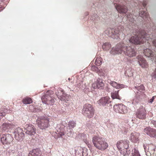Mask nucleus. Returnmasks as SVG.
Here are the masks:
<instances>
[{
    "mask_svg": "<svg viewBox=\"0 0 156 156\" xmlns=\"http://www.w3.org/2000/svg\"><path fill=\"white\" fill-rule=\"evenodd\" d=\"M126 15L127 20L130 22L129 24L132 25V29L130 32L133 34V35L126 42L128 43L133 44H139L146 42L151 39V37L147 34L144 30L135 28L136 23V20L137 19L136 16L131 14L128 13Z\"/></svg>",
    "mask_w": 156,
    "mask_h": 156,
    "instance_id": "obj_1",
    "label": "nucleus"
},
{
    "mask_svg": "<svg viewBox=\"0 0 156 156\" xmlns=\"http://www.w3.org/2000/svg\"><path fill=\"white\" fill-rule=\"evenodd\" d=\"M133 89L136 95L135 98L131 101V102H129V105L135 108L134 106L139 103L141 99L144 97L145 94L144 93L145 90L144 86L142 84L138 86H135Z\"/></svg>",
    "mask_w": 156,
    "mask_h": 156,
    "instance_id": "obj_2",
    "label": "nucleus"
},
{
    "mask_svg": "<svg viewBox=\"0 0 156 156\" xmlns=\"http://www.w3.org/2000/svg\"><path fill=\"white\" fill-rule=\"evenodd\" d=\"M65 125L66 124L65 122H64L57 125L56 127V129L57 132L56 133L58 138L61 137L63 139H65L66 135L68 136H71L73 129L69 127L67 128L66 127Z\"/></svg>",
    "mask_w": 156,
    "mask_h": 156,
    "instance_id": "obj_3",
    "label": "nucleus"
},
{
    "mask_svg": "<svg viewBox=\"0 0 156 156\" xmlns=\"http://www.w3.org/2000/svg\"><path fill=\"white\" fill-rule=\"evenodd\" d=\"M105 33L107 35L113 39H117L119 36L126 35L125 31L122 26H119L115 28H108L105 31Z\"/></svg>",
    "mask_w": 156,
    "mask_h": 156,
    "instance_id": "obj_4",
    "label": "nucleus"
},
{
    "mask_svg": "<svg viewBox=\"0 0 156 156\" xmlns=\"http://www.w3.org/2000/svg\"><path fill=\"white\" fill-rule=\"evenodd\" d=\"M92 142L94 146L100 150H104L108 146V145L105 141V139L101 136H94L92 138Z\"/></svg>",
    "mask_w": 156,
    "mask_h": 156,
    "instance_id": "obj_5",
    "label": "nucleus"
},
{
    "mask_svg": "<svg viewBox=\"0 0 156 156\" xmlns=\"http://www.w3.org/2000/svg\"><path fill=\"white\" fill-rule=\"evenodd\" d=\"M0 138L3 147L5 149L9 148L13 144V137L9 134H2L0 135Z\"/></svg>",
    "mask_w": 156,
    "mask_h": 156,
    "instance_id": "obj_6",
    "label": "nucleus"
},
{
    "mask_svg": "<svg viewBox=\"0 0 156 156\" xmlns=\"http://www.w3.org/2000/svg\"><path fill=\"white\" fill-rule=\"evenodd\" d=\"M53 92L51 90H48L42 97L41 99L43 103L48 105H51L55 102L53 95Z\"/></svg>",
    "mask_w": 156,
    "mask_h": 156,
    "instance_id": "obj_7",
    "label": "nucleus"
},
{
    "mask_svg": "<svg viewBox=\"0 0 156 156\" xmlns=\"http://www.w3.org/2000/svg\"><path fill=\"white\" fill-rule=\"evenodd\" d=\"M94 112V110L91 104H86L84 105L82 113L84 115L91 118L93 116Z\"/></svg>",
    "mask_w": 156,
    "mask_h": 156,
    "instance_id": "obj_8",
    "label": "nucleus"
},
{
    "mask_svg": "<svg viewBox=\"0 0 156 156\" xmlns=\"http://www.w3.org/2000/svg\"><path fill=\"white\" fill-rule=\"evenodd\" d=\"M38 128L43 130H45L49 126V120L46 117H40L37 120Z\"/></svg>",
    "mask_w": 156,
    "mask_h": 156,
    "instance_id": "obj_9",
    "label": "nucleus"
},
{
    "mask_svg": "<svg viewBox=\"0 0 156 156\" xmlns=\"http://www.w3.org/2000/svg\"><path fill=\"white\" fill-rule=\"evenodd\" d=\"M126 44L123 42L118 44L115 48H113L110 51V53L113 55L121 54L122 52L124 53L126 48Z\"/></svg>",
    "mask_w": 156,
    "mask_h": 156,
    "instance_id": "obj_10",
    "label": "nucleus"
},
{
    "mask_svg": "<svg viewBox=\"0 0 156 156\" xmlns=\"http://www.w3.org/2000/svg\"><path fill=\"white\" fill-rule=\"evenodd\" d=\"M55 94L58 98L62 101L67 102L70 99V95L64 93L63 90L61 88H58Z\"/></svg>",
    "mask_w": 156,
    "mask_h": 156,
    "instance_id": "obj_11",
    "label": "nucleus"
},
{
    "mask_svg": "<svg viewBox=\"0 0 156 156\" xmlns=\"http://www.w3.org/2000/svg\"><path fill=\"white\" fill-rule=\"evenodd\" d=\"M24 132L27 134L32 136L36 133V129L34 125L31 124H26L24 125Z\"/></svg>",
    "mask_w": 156,
    "mask_h": 156,
    "instance_id": "obj_12",
    "label": "nucleus"
},
{
    "mask_svg": "<svg viewBox=\"0 0 156 156\" xmlns=\"http://www.w3.org/2000/svg\"><path fill=\"white\" fill-rule=\"evenodd\" d=\"M14 133L15 138L18 141H22L24 138V133L22 129L20 127L15 129Z\"/></svg>",
    "mask_w": 156,
    "mask_h": 156,
    "instance_id": "obj_13",
    "label": "nucleus"
},
{
    "mask_svg": "<svg viewBox=\"0 0 156 156\" xmlns=\"http://www.w3.org/2000/svg\"><path fill=\"white\" fill-rule=\"evenodd\" d=\"M115 112L121 114H126L127 112V107L122 104L115 105L114 106Z\"/></svg>",
    "mask_w": 156,
    "mask_h": 156,
    "instance_id": "obj_14",
    "label": "nucleus"
},
{
    "mask_svg": "<svg viewBox=\"0 0 156 156\" xmlns=\"http://www.w3.org/2000/svg\"><path fill=\"white\" fill-rule=\"evenodd\" d=\"M146 113L145 108L141 106L136 112V115L137 118L141 119H144L146 118Z\"/></svg>",
    "mask_w": 156,
    "mask_h": 156,
    "instance_id": "obj_15",
    "label": "nucleus"
},
{
    "mask_svg": "<svg viewBox=\"0 0 156 156\" xmlns=\"http://www.w3.org/2000/svg\"><path fill=\"white\" fill-rule=\"evenodd\" d=\"M117 2L118 1H116V3L114 2L115 7L116 10L121 14L126 13L128 11L127 7L124 5L117 3L116 2Z\"/></svg>",
    "mask_w": 156,
    "mask_h": 156,
    "instance_id": "obj_16",
    "label": "nucleus"
},
{
    "mask_svg": "<svg viewBox=\"0 0 156 156\" xmlns=\"http://www.w3.org/2000/svg\"><path fill=\"white\" fill-rule=\"evenodd\" d=\"M126 48L124 51V54L129 57H133L135 56L136 51L134 47L128 46L126 44Z\"/></svg>",
    "mask_w": 156,
    "mask_h": 156,
    "instance_id": "obj_17",
    "label": "nucleus"
},
{
    "mask_svg": "<svg viewBox=\"0 0 156 156\" xmlns=\"http://www.w3.org/2000/svg\"><path fill=\"white\" fill-rule=\"evenodd\" d=\"M144 132L151 137L156 139V130L155 129L148 126L144 129Z\"/></svg>",
    "mask_w": 156,
    "mask_h": 156,
    "instance_id": "obj_18",
    "label": "nucleus"
},
{
    "mask_svg": "<svg viewBox=\"0 0 156 156\" xmlns=\"http://www.w3.org/2000/svg\"><path fill=\"white\" fill-rule=\"evenodd\" d=\"M103 80L98 78L92 84V86L94 89L98 88L99 89H103L104 88V83L103 82Z\"/></svg>",
    "mask_w": 156,
    "mask_h": 156,
    "instance_id": "obj_19",
    "label": "nucleus"
},
{
    "mask_svg": "<svg viewBox=\"0 0 156 156\" xmlns=\"http://www.w3.org/2000/svg\"><path fill=\"white\" fill-rule=\"evenodd\" d=\"M138 62L139 65L142 68H145L148 67V65L146 60L142 56L138 55L136 57Z\"/></svg>",
    "mask_w": 156,
    "mask_h": 156,
    "instance_id": "obj_20",
    "label": "nucleus"
},
{
    "mask_svg": "<svg viewBox=\"0 0 156 156\" xmlns=\"http://www.w3.org/2000/svg\"><path fill=\"white\" fill-rule=\"evenodd\" d=\"M110 100V98L108 97H104L98 100V102L99 105L104 106L107 105L111 102Z\"/></svg>",
    "mask_w": 156,
    "mask_h": 156,
    "instance_id": "obj_21",
    "label": "nucleus"
},
{
    "mask_svg": "<svg viewBox=\"0 0 156 156\" xmlns=\"http://www.w3.org/2000/svg\"><path fill=\"white\" fill-rule=\"evenodd\" d=\"M129 141L128 140H121L118 141L116 144V146L117 148L119 150L122 148L123 146L124 148H129Z\"/></svg>",
    "mask_w": 156,
    "mask_h": 156,
    "instance_id": "obj_22",
    "label": "nucleus"
},
{
    "mask_svg": "<svg viewBox=\"0 0 156 156\" xmlns=\"http://www.w3.org/2000/svg\"><path fill=\"white\" fill-rule=\"evenodd\" d=\"M87 148H80L75 151L76 156H87L88 154Z\"/></svg>",
    "mask_w": 156,
    "mask_h": 156,
    "instance_id": "obj_23",
    "label": "nucleus"
},
{
    "mask_svg": "<svg viewBox=\"0 0 156 156\" xmlns=\"http://www.w3.org/2000/svg\"><path fill=\"white\" fill-rule=\"evenodd\" d=\"M107 82L112 87L117 89H122L126 87V86L123 84H119L116 82L112 81L110 79L108 80Z\"/></svg>",
    "mask_w": 156,
    "mask_h": 156,
    "instance_id": "obj_24",
    "label": "nucleus"
},
{
    "mask_svg": "<svg viewBox=\"0 0 156 156\" xmlns=\"http://www.w3.org/2000/svg\"><path fill=\"white\" fill-rule=\"evenodd\" d=\"M42 152L39 148H36L30 151L29 156H41Z\"/></svg>",
    "mask_w": 156,
    "mask_h": 156,
    "instance_id": "obj_25",
    "label": "nucleus"
},
{
    "mask_svg": "<svg viewBox=\"0 0 156 156\" xmlns=\"http://www.w3.org/2000/svg\"><path fill=\"white\" fill-rule=\"evenodd\" d=\"M144 53L145 55L148 57H151V60H153L154 58V53L153 52L151 49L146 48L144 51Z\"/></svg>",
    "mask_w": 156,
    "mask_h": 156,
    "instance_id": "obj_26",
    "label": "nucleus"
},
{
    "mask_svg": "<svg viewBox=\"0 0 156 156\" xmlns=\"http://www.w3.org/2000/svg\"><path fill=\"white\" fill-rule=\"evenodd\" d=\"M14 125L10 123H4L2 124V129L3 131L8 132L12 128H14Z\"/></svg>",
    "mask_w": 156,
    "mask_h": 156,
    "instance_id": "obj_27",
    "label": "nucleus"
},
{
    "mask_svg": "<svg viewBox=\"0 0 156 156\" xmlns=\"http://www.w3.org/2000/svg\"><path fill=\"white\" fill-rule=\"evenodd\" d=\"M139 134L138 133L134 132L131 134L130 140L134 143H137L138 141V137Z\"/></svg>",
    "mask_w": 156,
    "mask_h": 156,
    "instance_id": "obj_28",
    "label": "nucleus"
},
{
    "mask_svg": "<svg viewBox=\"0 0 156 156\" xmlns=\"http://www.w3.org/2000/svg\"><path fill=\"white\" fill-rule=\"evenodd\" d=\"M139 15L145 20H148L149 15L146 11H143L142 9H140Z\"/></svg>",
    "mask_w": 156,
    "mask_h": 156,
    "instance_id": "obj_29",
    "label": "nucleus"
},
{
    "mask_svg": "<svg viewBox=\"0 0 156 156\" xmlns=\"http://www.w3.org/2000/svg\"><path fill=\"white\" fill-rule=\"evenodd\" d=\"M119 90H113L111 93V97L113 99H116L119 100L122 99V98L119 96Z\"/></svg>",
    "mask_w": 156,
    "mask_h": 156,
    "instance_id": "obj_30",
    "label": "nucleus"
},
{
    "mask_svg": "<svg viewBox=\"0 0 156 156\" xmlns=\"http://www.w3.org/2000/svg\"><path fill=\"white\" fill-rule=\"evenodd\" d=\"M148 146L151 154L156 155V146L155 145L153 144H151Z\"/></svg>",
    "mask_w": 156,
    "mask_h": 156,
    "instance_id": "obj_31",
    "label": "nucleus"
},
{
    "mask_svg": "<svg viewBox=\"0 0 156 156\" xmlns=\"http://www.w3.org/2000/svg\"><path fill=\"white\" fill-rule=\"evenodd\" d=\"M111 44L109 42H106L102 45V48L104 51H107L111 48Z\"/></svg>",
    "mask_w": 156,
    "mask_h": 156,
    "instance_id": "obj_32",
    "label": "nucleus"
},
{
    "mask_svg": "<svg viewBox=\"0 0 156 156\" xmlns=\"http://www.w3.org/2000/svg\"><path fill=\"white\" fill-rule=\"evenodd\" d=\"M130 150L129 148H124L121 150L120 153L123 156L129 155L130 153Z\"/></svg>",
    "mask_w": 156,
    "mask_h": 156,
    "instance_id": "obj_33",
    "label": "nucleus"
},
{
    "mask_svg": "<svg viewBox=\"0 0 156 156\" xmlns=\"http://www.w3.org/2000/svg\"><path fill=\"white\" fill-rule=\"evenodd\" d=\"M143 147L144 149L146 155L148 156H150L151 155V154L150 153L148 145L144 144L143 145Z\"/></svg>",
    "mask_w": 156,
    "mask_h": 156,
    "instance_id": "obj_34",
    "label": "nucleus"
},
{
    "mask_svg": "<svg viewBox=\"0 0 156 156\" xmlns=\"http://www.w3.org/2000/svg\"><path fill=\"white\" fill-rule=\"evenodd\" d=\"M32 102V100L30 98H26L23 100V102L24 104H29Z\"/></svg>",
    "mask_w": 156,
    "mask_h": 156,
    "instance_id": "obj_35",
    "label": "nucleus"
},
{
    "mask_svg": "<svg viewBox=\"0 0 156 156\" xmlns=\"http://www.w3.org/2000/svg\"><path fill=\"white\" fill-rule=\"evenodd\" d=\"M90 19L91 20L95 21V22L96 23L97 22L96 21L98 20L99 18L97 14L92 13L91 14Z\"/></svg>",
    "mask_w": 156,
    "mask_h": 156,
    "instance_id": "obj_36",
    "label": "nucleus"
},
{
    "mask_svg": "<svg viewBox=\"0 0 156 156\" xmlns=\"http://www.w3.org/2000/svg\"><path fill=\"white\" fill-rule=\"evenodd\" d=\"M132 156H141L138 150L136 148H135L132 151Z\"/></svg>",
    "mask_w": 156,
    "mask_h": 156,
    "instance_id": "obj_37",
    "label": "nucleus"
},
{
    "mask_svg": "<svg viewBox=\"0 0 156 156\" xmlns=\"http://www.w3.org/2000/svg\"><path fill=\"white\" fill-rule=\"evenodd\" d=\"M102 59L101 57L97 58L95 62V64L98 66L100 65L102 63Z\"/></svg>",
    "mask_w": 156,
    "mask_h": 156,
    "instance_id": "obj_38",
    "label": "nucleus"
},
{
    "mask_svg": "<svg viewBox=\"0 0 156 156\" xmlns=\"http://www.w3.org/2000/svg\"><path fill=\"white\" fill-rule=\"evenodd\" d=\"M76 123L75 121H70L68 123L69 127L72 129L76 126Z\"/></svg>",
    "mask_w": 156,
    "mask_h": 156,
    "instance_id": "obj_39",
    "label": "nucleus"
},
{
    "mask_svg": "<svg viewBox=\"0 0 156 156\" xmlns=\"http://www.w3.org/2000/svg\"><path fill=\"white\" fill-rule=\"evenodd\" d=\"M125 74L129 77H131L133 76V73L131 69H129L125 71Z\"/></svg>",
    "mask_w": 156,
    "mask_h": 156,
    "instance_id": "obj_40",
    "label": "nucleus"
},
{
    "mask_svg": "<svg viewBox=\"0 0 156 156\" xmlns=\"http://www.w3.org/2000/svg\"><path fill=\"white\" fill-rule=\"evenodd\" d=\"M91 69L93 71H95L96 73H98L100 71L99 69L95 66H92L91 67Z\"/></svg>",
    "mask_w": 156,
    "mask_h": 156,
    "instance_id": "obj_41",
    "label": "nucleus"
},
{
    "mask_svg": "<svg viewBox=\"0 0 156 156\" xmlns=\"http://www.w3.org/2000/svg\"><path fill=\"white\" fill-rule=\"evenodd\" d=\"M78 87L82 89L85 88V85L83 84V82H81L78 85Z\"/></svg>",
    "mask_w": 156,
    "mask_h": 156,
    "instance_id": "obj_42",
    "label": "nucleus"
},
{
    "mask_svg": "<svg viewBox=\"0 0 156 156\" xmlns=\"http://www.w3.org/2000/svg\"><path fill=\"white\" fill-rule=\"evenodd\" d=\"M86 126L88 127L89 129L92 128L94 127L93 124H92L91 121H89L87 123Z\"/></svg>",
    "mask_w": 156,
    "mask_h": 156,
    "instance_id": "obj_43",
    "label": "nucleus"
},
{
    "mask_svg": "<svg viewBox=\"0 0 156 156\" xmlns=\"http://www.w3.org/2000/svg\"><path fill=\"white\" fill-rule=\"evenodd\" d=\"M156 97V96H153L148 101V102L149 103H152L154 101V98Z\"/></svg>",
    "mask_w": 156,
    "mask_h": 156,
    "instance_id": "obj_44",
    "label": "nucleus"
},
{
    "mask_svg": "<svg viewBox=\"0 0 156 156\" xmlns=\"http://www.w3.org/2000/svg\"><path fill=\"white\" fill-rule=\"evenodd\" d=\"M151 125L152 124L154 127H156V121L154 120H152L150 122Z\"/></svg>",
    "mask_w": 156,
    "mask_h": 156,
    "instance_id": "obj_45",
    "label": "nucleus"
},
{
    "mask_svg": "<svg viewBox=\"0 0 156 156\" xmlns=\"http://www.w3.org/2000/svg\"><path fill=\"white\" fill-rule=\"evenodd\" d=\"M34 109L33 111L35 112H40L41 110V109L40 108H34Z\"/></svg>",
    "mask_w": 156,
    "mask_h": 156,
    "instance_id": "obj_46",
    "label": "nucleus"
},
{
    "mask_svg": "<svg viewBox=\"0 0 156 156\" xmlns=\"http://www.w3.org/2000/svg\"><path fill=\"white\" fill-rule=\"evenodd\" d=\"M152 76L154 78H156V68L152 74Z\"/></svg>",
    "mask_w": 156,
    "mask_h": 156,
    "instance_id": "obj_47",
    "label": "nucleus"
},
{
    "mask_svg": "<svg viewBox=\"0 0 156 156\" xmlns=\"http://www.w3.org/2000/svg\"><path fill=\"white\" fill-rule=\"evenodd\" d=\"M153 43L154 46L156 47V40L154 41Z\"/></svg>",
    "mask_w": 156,
    "mask_h": 156,
    "instance_id": "obj_48",
    "label": "nucleus"
},
{
    "mask_svg": "<svg viewBox=\"0 0 156 156\" xmlns=\"http://www.w3.org/2000/svg\"><path fill=\"white\" fill-rule=\"evenodd\" d=\"M4 9V8H3L2 6H0V11H2Z\"/></svg>",
    "mask_w": 156,
    "mask_h": 156,
    "instance_id": "obj_49",
    "label": "nucleus"
},
{
    "mask_svg": "<svg viewBox=\"0 0 156 156\" xmlns=\"http://www.w3.org/2000/svg\"><path fill=\"white\" fill-rule=\"evenodd\" d=\"M84 142H85V143L87 144L89 143L88 141L87 140H84Z\"/></svg>",
    "mask_w": 156,
    "mask_h": 156,
    "instance_id": "obj_50",
    "label": "nucleus"
},
{
    "mask_svg": "<svg viewBox=\"0 0 156 156\" xmlns=\"http://www.w3.org/2000/svg\"><path fill=\"white\" fill-rule=\"evenodd\" d=\"M30 108H33V106H32V105H30Z\"/></svg>",
    "mask_w": 156,
    "mask_h": 156,
    "instance_id": "obj_51",
    "label": "nucleus"
},
{
    "mask_svg": "<svg viewBox=\"0 0 156 156\" xmlns=\"http://www.w3.org/2000/svg\"><path fill=\"white\" fill-rule=\"evenodd\" d=\"M89 14L88 13H87L86 14V16H87Z\"/></svg>",
    "mask_w": 156,
    "mask_h": 156,
    "instance_id": "obj_52",
    "label": "nucleus"
},
{
    "mask_svg": "<svg viewBox=\"0 0 156 156\" xmlns=\"http://www.w3.org/2000/svg\"><path fill=\"white\" fill-rule=\"evenodd\" d=\"M90 146L91 147L90 145L89 144L88 146V147L90 148Z\"/></svg>",
    "mask_w": 156,
    "mask_h": 156,
    "instance_id": "obj_53",
    "label": "nucleus"
},
{
    "mask_svg": "<svg viewBox=\"0 0 156 156\" xmlns=\"http://www.w3.org/2000/svg\"><path fill=\"white\" fill-rule=\"evenodd\" d=\"M146 5H145H145H144V7H145V6H146Z\"/></svg>",
    "mask_w": 156,
    "mask_h": 156,
    "instance_id": "obj_54",
    "label": "nucleus"
},
{
    "mask_svg": "<svg viewBox=\"0 0 156 156\" xmlns=\"http://www.w3.org/2000/svg\"><path fill=\"white\" fill-rule=\"evenodd\" d=\"M68 80H70V78H69Z\"/></svg>",
    "mask_w": 156,
    "mask_h": 156,
    "instance_id": "obj_55",
    "label": "nucleus"
}]
</instances>
